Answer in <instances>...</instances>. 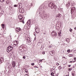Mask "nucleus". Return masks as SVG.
<instances>
[{"label":"nucleus","instance_id":"obj_1","mask_svg":"<svg viewBox=\"0 0 76 76\" xmlns=\"http://www.w3.org/2000/svg\"><path fill=\"white\" fill-rule=\"evenodd\" d=\"M48 6L50 7H51V9H57V7L54 5V4L51 2L49 4Z\"/></svg>","mask_w":76,"mask_h":76},{"label":"nucleus","instance_id":"obj_2","mask_svg":"<svg viewBox=\"0 0 76 76\" xmlns=\"http://www.w3.org/2000/svg\"><path fill=\"white\" fill-rule=\"evenodd\" d=\"M71 14L73 13L74 12H75L76 11V8L75 7H72L71 10Z\"/></svg>","mask_w":76,"mask_h":76},{"label":"nucleus","instance_id":"obj_3","mask_svg":"<svg viewBox=\"0 0 76 76\" xmlns=\"http://www.w3.org/2000/svg\"><path fill=\"white\" fill-rule=\"evenodd\" d=\"M18 18L19 19V21L20 22H21V21L23 19V16H22V15H19L18 17Z\"/></svg>","mask_w":76,"mask_h":76},{"label":"nucleus","instance_id":"obj_4","mask_svg":"<svg viewBox=\"0 0 76 76\" xmlns=\"http://www.w3.org/2000/svg\"><path fill=\"white\" fill-rule=\"evenodd\" d=\"M52 36H55L56 37L57 35V33L55 31H53L52 32Z\"/></svg>","mask_w":76,"mask_h":76},{"label":"nucleus","instance_id":"obj_5","mask_svg":"<svg viewBox=\"0 0 76 76\" xmlns=\"http://www.w3.org/2000/svg\"><path fill=\"white\" fill-rule=\"evenodd\" d=\"M35 29L36 33L38 34V33L39 32V28L38 27H37L35 28Z\"/></svg>","mask_w":76,"mask_h":76},{"label":"nucleus","instance_id":"obj_6","mask_svg":"<svg viewBox=\"0 0 76 76\" xmlns=\"http://www.w3.org/2000/svg\"><path fill=\"white\" fill-rule=\"evenodd\" d=\"M4 61V58H3V57H1L0 58V64H1V63H3V61Z\"/></svg>","mask_w":76,"mask_h":76},{"label":"nucleus","instance_id":"obj_7","mask_svg":"<svg viewBox=\"0 0 76 76\" xmlns=\"http://www.w3.org/2000/svg\"><path fill=\"white\" fill-rule=\"evenodd\" d=\"M45 13V11H43L41 13V15H40V16L41 18H42V17H44V14Z\"/></svg>","mask_w":76,"mask_h":76},{"label":"nucleus","instance_id":"obj_8","mask_svg":"<svg viewBox=\"0 0 76 76\" xmlns=\"http://www.w3.org/2000/svg\"><path fill=\"white\" fill-rule=\"evenodd\" d=\"M68 3L69 6H72L73 5V1H68Z\"/></svg>","mask_w":76,"mask_h":76},{"label":"nucleus","instance_id":"obj_9","mask_svg":"<svg viewBox=\"0 0 76 76\" xmlns=\"http://www.w3.org/2000/svg\"><path fill=\"white\" fill-rule=\"evenodd\" d=\"M16 30L17 32H19V31H21V28H16Z\"/></svg>","mask_w":76,"mask_h":76},{"label":"nucleus","instance_id":"obj_10","mask_svg":"<svg viewBox=\"0 0 76 76\" xmlns=\"http://www.w3.org/2000/svg\"><path fill=\"white\" fill-rule=\"evenodd\" d=\"M18 8H22V4L19 3L18 5Z\"/></svg>","mask_w":76,"mask_h":76},{"label":"nucleus","instance_id":"obj_11","mask_svg":"<svg viewBox=\"0 0 76 76\" xmlns=\"http://www.w3.org/2000/svg\"><path fill=\"white\" fill-rule=\"evenodd\" d=\"M61 15L60 14H58L56 16V18H61Z\"/></svg>","mask_w":76,"mask_h":76},{"label":"nucleus","instance_id":"obj_12","mask_svg":"<svg viewBox=\"0 0 76 76\" xmlns=\"http://www.w3.org/2000/svg\"><path fill=\"white\" fill-rule=\"evenodd\" d=\"M27 41L28 43H30L31 42V39L29 37H28L27 39Z\"/></svg>","mask_w":76,"mask_h":76},{"label":"nucleus","instance_id":"obj_13","mask_svg":"<svg viewBox=\"0 0 76 76\" xmlns=\"http://www.w3.org/2000/svg\"><path fill=\"white\" fill-rule=\"evenodd\" d=\"M50 54L51 56H54L55 54V53H53V52L52 51H51L50 52Z\"/></svg>","mask_w":76,"mask_h":76},{"label":"nucleus","instance_id":"obj_14","mask_svg":"<svg viewBox=\"0 0 76 76\" xmlns=\"http://www.w3.org/2000/svg\"><path fill=\"white\" fill-rule=\"evenodd\" d=\"M12 64L13 67H15V61H13L12 62Z\"/></svg>","mask_w":76,"mask_h":76},{"label":"nucleus","instance_id":"obj_15","mask_svg":"<svg viewBox=\"0 0 76 76\" xmlns=\"http://www.w3.org/2000/svg\"><path fill=\"white\" fill-rule=\"evenodd\" d=\"M12 51V50L8 47L7 48V51L8 53H9L10 51Z\"/></svg>","mask_w":76,"mask_h":76},{"label":"nucleus","instance_id":"obj_16","mask_svg":"<svg viewBox=\"0 0 76 76\" xmlns=\"http://www.w3.org/2000/svg\"><path fill=\"white\" fill-rule=\"evenodd\" d=\"M23 45L20 46L19 48V50H22V49H23Z\"/></svg>","mask_w":76,"mask_h":76},{"label":"nucleus","instance_id":"obj_17","mask_svg":"<svg viewBox=\"0 0 76 76\" xmlns=\"http://www.w3.org/2000/svg\"><path fill=\"white\" fill-rule=\"evenodd\" d=\"M7 4H9L10 3V0H7L6 1Z\"/></svg>","mask_w":76,"mask_h":76},{"label":"nucleus","instance_id":"obj_18","mask_svg":"<svg viewBox=\"0 0 76 76\" xmlns=\"http://www.w3.org/2000/svg\"><path fill=\"white\" fill-rule=\"evenodd\" d=\"M27 25L28 26H29L30 25H31V22H30V20L28 21L27 22Z\"/></svg>","mask_w":76,"mask_h":76},{"label":"nucleus","instance_id":"obj_19","mask_svg":"<svg viewBox=\"0 0 76 76\" xmlns=\"http://www.w3.org/2000/svg\"><path fill=\"white\" fill-rule=\"evenodd\" d=\"M18 43H19V42H18L17 41H16L15 42L13 43V44H16L18 46Z\"/></svg>","mask_w":76,"mask_h":76},{"label":"nucleus","instance_id":"obj_20","mask_svg":"<svg viewBox=\"0 0 76 76\" xmlns=\"http://www.w3.org/2000/svg\"><path fill=\"white\" fill-rule=\"evenodd\" d=\"M65 41L67 42H70L69 39L67 38L65 39Z\"/></svg>","mask_w":76,"mask_h":76},{"label":"nucleus","instance_id":"obj_21","mask_svg":"<svg viewBox=\"0 0 76 76\" xmlns=\"http://www.w3.org/2000/svg\"><path fill=\"white\" fill-rule=\"evenodd\" d=\"M4 13V11L3 10H0V14H3Z\"/></svg>","mask_w":76,"mask_h":76},{"label":"nucleus","instance_id":"obj_22","mask_svg":"<svg viewBox=\"0 0 76 76\" xmlns=\"http://www.w3.org/2000/svg\"><path fill=\"white\" fill-rule=\"evenodd\" d=\"M8 48H10L11 50H12L13 49V47H12V46H10L8 47Z\"/></svg>","mask_w":76,"mask_h":76},{"label":"nucleus","instance_id":"obj_23","mask_svg":"<svg viewBox=\"0 0 76 76\" xmlns=\"http://www.w3.org/2000/svg\"><path fill=\"white\" fill-rule=\"evenodd\" d=\"M1 25L2 26L3 28V29H4V24H1Z\"/></svg>","mask_w":76,"mask_h":76},{"label":"nucleus","instance_id":"obj_24","mask_svg":"<svg viewBox=\"0 0 76 76\" xmlns=\"http://www.w3.org/2000/svg\"><path fill=\"white\" fill-rule=\"evenodd\" d=\"M7 71V70H5L4 72V73L5 74H6H6H8V73L6 72Z\"/></svg>","mask_w":76,"mask_h":76},{"label":"nucleus","instance_id":"obj_25","mask_svg":"<svg viewBox=\"0 0 76 76\" xmlns=\"http://www.w3.org/2000/svg\"><path fill=\"white\" fill-rule=\"evenodd\" d=\"M60 28V27H59V26H58L57 27H56V29H57V30H58V29H59V28Z\"/></svg>","mask_w":76,"mask_h":76},{"label":"nucleus","instance_id":"obj_26","mask_svg":"<svg viewBox=\"0 0 76 76\" xmlns=\"http://www.w3.org/2000/svg\"><path fill=\"white\" fill-rule=\"evenodd\" d=\"M21 13H23L24 12V10L23 9H21Z\"/></svg>","mask_w":76,"mask_h":76},{"label":"nucleus","instance_id":"obj_27","mask_svg":"<svg viewBox=\"0 0 76 76\" xmlns=\"http://www.w3.org/2000/svg\"><path fill=\"white\" fill-rule=\"evenodd\" d=\"M68 56L69 57H72L73 56V55L72 54H69Z\"/></svg>","mask_w":76,"mask_h":76},{"label":"nucleus","instance_id":"obj_28","mask_svg":"<svg viewBox=\"0 0 76 76\" xmlns=\"http://www.w3.org/2000/svg\"><path fill=\"white\" fill-rule=\"evenodd\" d=\"M58 69H59V70H61V67L60 66H59L58 67Z\"/></svg>","mask_w":76,"mask_h":76},{"label":"nucleus","instance_id":"obj_29","mask_svg":"<svg viewBox=\"0 0 76 76\" xmlns=\"http://www.w3.org/2000/svg\"><path fill=\"white\" fill-rule=\"evenodd\" d=\"M17 45L15 44H13V47H17Z\"/></svg>","mask_w":76,"mask_h":76},{"label":"nucleus","instance_id":"obj_30","mask_svg":"<svg viewBox=\"0 0 76 76\" xmlns=\"http://www.w3.org/2000/svg\"><path fill=\"white\" fill-rule=\"evenodd\" d=\"M72 70V68H70L68 70V71L70 72V71H71V70Z\"/></svg>","mask_w":76,"mask_h":76},{"label":"nucleus","instance_id":"obj_31","mask_svg":"<svg viewBox=\"0 0 76 76\" xmlns=\"http://www.w3.org/2000/svg\"><path fill=\"white\" fill-rule=\"evenodd\" d=\"M25 72H26V73H27L28 72V70L26 69H25Z\"/></svg>","mask_w":76,"mask_h":76},{"label":"nucleus","instance_id":"obj_32","mask_svg":"<svg viewBox=\"0 0 76 76\" xmlns=\"http://www.w3.org/2000/svg\"><path fill=\"white\" fill-rule=\"evenodd\" d=\"M0 1L1 2H4V0H0Z\"/></svg>","mask_w":76,"mask_h":76},{"label":"nucleus","instance_id":"obj_33","mask_svg":"<svg viewBox=\"0 0 76 76\" xmlns=\"http://www.w3.org/2000/svg\"><path fill=\"white\" fill-rule=\"evenodd\" d=\"M69 31H70V32H72V29L71 28H70Z\"/></svg>","mask_w":76,"mask_h":76},{"label":"nucleus","instance_id":"obj_34","mask_svg":"<svg viewBox=\"0 0 76 76\" xmlns=\"http://www.w3.org/2000/svg\"><path fill=\"white\" fill-rule=\"evenodd\" d=\"M33 34L34 35V36H35V37H36V33H35V32H34L33 33Z\"/></svg>","mask_w":76,"mask_h":76},{"label":"nucleus","instance_id":"obj_35","mask_svg":"<svg viewBox=\"0 0 76 76\" xmlns=\"http://www.w3.org/2000/svg\"><path fill=\"white\" fill-rule=\"evenodd\" d=\"M70 49H69L67 50V52L68 53H69V52H70Z\"/></svg>","mask_w":76,"mask_h":76},{"label":"nucleus","instance_id":"obj_36","mask_svg":"<svg viewBox=\"0 0 76 76\" xmlns=\"http://www.w3.org/2000/svg\"><path fill=\"white\" fill-rule=\"evenodd\" d=\"M72 76H75V74H74V73H73V72H72Z\"/></svg>","mask_w":76,"mask_h":76},{"label":"nucleus","instance_id":"obj_37","mask_svg":"<svg viewBox=\"0 0 76 76\" xmlns=\"http://www.w3.org/2000/svg\"><path fill=\"white\" fill-rule=\"evenodd\" d=\"M55 69H56V67L53 66V70H55Z\"/></svg>","mask_w":76,"mask_h":76},{"label":"nucleus","instance_id":"obj_38","mask_svg":"<svg viewBox=\"0 0 76 76\" xmlns=\"http://www.w3.org/2000/svg\"><path fill=\"white\" fill-rule=\"evenodd\" d=\"M18 6L17 5H14V7H17Z\"/></svg>","mask_w":76,"mask_h":76},{"label":"nucleus","instance_id":"obj_39","mask_svg":"<svg viewBox=\"0 0 76 76\" xmlns=\"http://www.w3.org/2000/svg\"><path fill=\"white\" fill-rule=\"evenodd\" d=\"M51 76H53L54 75V73L53 72H52L51 74Z\"/></svg>","mask_w":76,"mask_h":76},{"label":"nucleus","instance_id":"obj_40","mask_svg":"<svg viewBox=\"0 0 76 76\" xmlns=\"http://www.w3.org/2000/svg\"><path fill=\"white\" fill-rule=\"evenodd\" d=\"M21 22H22L23 23H24V21H23V20H22L21 21Z\"/></svg>","mask_w":76,"mask_h":76},{"label":"nucleus","instance_id":"obj_41","mask_svg":"<svg viewBox=\"0 0 76 76\" xmlns=\"http://www.w3.org/2000/svg\"><path fill=\"white\" fill-rule=\"evenodd\" d=\"M42 60H43V59H42L41 60L39 61V63H40V62H42Z\"/></svg>","mask_w":76,"mask_h":76},{"label":"nucleus","instance_id":"obj_42","mask_svg":"<svg viewBox=\"0 0 76 76\" xmlns=\"http://www.w3.org/2000/svg\"><path fill=\"white\" fill-rule=\"evenodd\" d=\"M42 54H45V52L43 51L42 53Z\"/></svg>","mask_w":76,"mask_h":76},{"label":"nucleus","instance_id":"obj_43","mask_svg":"<svg viewBox=\"0 0 76 76\" xmlns=\"http://www.w3.org/2000/svg\"><path fill=\"white\" fill-rule=\"evenodd\" d=\"M44 9V8H40V10H42V9Z\"/></svg>","mask_w":76,"mask_h":76},{"label":"nucleus","instance_id":"obj_44","mask_svg":"<svg viewBox=\"0 0 76 76\" xmlns=\"http://www.w3.org/2000/svg\"><path fill=\"white\" fill-rule=\"evenodd\" d=\"M2 9V7L0 6V10Z\"/></svg>","mask_w":76,"mask_h":76},{"label":"nucleus","instance_id":"obj_45","mask_svg":"<svg viewBox=\"0 0 76 76\" xmlns=\"http://www.w3.org/2000/svg\"><path fill=\"white\" fill-rule=\"evenodd\" d=\"M34 63H33L31 64V65L32 66H34Z\"/></svg>","mask_w":76,"mask_h":76},{"label":"nucleus","instance_id":"obj_46","mask_svg":"<svg viewBox=\"0 0 76 76\" xmlns=\"http://www.w3.org/2000/svg\"><path fill=\"white\" fill-rule=\"evenodd\" d=\"M25 58H26V57L25 56H23V58L24 59H25Z\"/></svg>","mask_w":76,"mask_h":76},{"label":"nucleus","instance_id":"obj_47","mask_svg":"<svg viewBox=\"0 0 76 76\" xmlns=\"http://www.w3.org/2000/svg\"><path fill=\"white\" fill-rule=\"evenodd\" d=\"M34 67H35V68H38V67H37V66H34Z\"/></svg>","mask_w":76,"mask_h":76},{"label":"nucleus","instance_id":"obj_48","mask_svg":"<svg viewBox=\"0 0 76 76\" xmlns=\"http://www.w3.org/2000/svg\"><path fill=\"white\" fill-rule=\"evenodd\" d=\"M56 65H57V66H58L59 65V64L57 63H56Z\"/></svg>","mask_w":76,"mask_h":76},{"label":"nucleus","instance_id":"obj_49","mask_svg":"<svg viewBox=\"0 0 76 76\" xmlns=\"http://www.w3.org/2000/svg\"><path fill=\"white\" fill-rule=\"evenodd\" d=\"M59 36H61V33H58Z\"/></svg>","mask_w":76,"mask_h":76},{"label":"nucleus","instance_id":"obj_50","mask_svg":"<svg viewBox=\"0 0 76 76\" xmlns=\"http://www.w3.org/2000/svg\"><path fill=\"white\" fill-rule=\"evenodd\" d=\"M74 60H76V57H75L74 58Z\"/></svg>","mask_w":76,"mask_h":76},{"label":"nucleus","instance_id":"obj_51","mask_svg":"<svg viewBox=\"0 0 76 76\" xmlns=\"http://www.w3.org/2000/svg\"><path fill=\"white\" fill-rule=\"evenodd\" d=\"M52 52L53 53H55V51H54V50H53V51H52Z\"/></svg>","mask_w":76,"mask_h":76},{"label":"nucleus","instance_id":"obj_52","mask_svg":"<svg viewBox=\"0 0 76 76\" xmlns=\"http://www.w3.org/2000/svg\"><path fill=\"white\" fill-rule=\"evenodd\" d=\"M69 63H73V61H70V62H69Z\"/></svg>","mask_w":76,"mask_h":76},{"label":"nucleus","instance_id":"obj_53","mask_svg":"<svg viewBox=\"0 0 76 76\" xmlns=\"http://www.w3.org/2000/svg\"><path fill=\"white\" fill-rule=\"evenodd\" d=\"M46 16H49V14H48L46 15Z\"/></svg>","mask_w":76,"mask_h":76},{"label":"nucleus","instance_id":"obj_54","mask_svg":"<svg viewBox=\"0 0 76 76\" xmlns=\"http://www.w3.org/2000/svg\"><path fill=\"white\" fill-rule=\"evenodd\" d=\"M75 61H72V62L73 63H75Z\"/></svg>","mask_w":76,"mask_h":76},{"label":"nucleus","instance_id":"obj_55","mask_svg":"<svg viewBox=\"0 0 76 76\" xmlns=\"http://www.w3.org/2000/svg\"><path fill=\"white\" fill-rule=\"evenodd\" d=\"M25 76H28V75L27 74H26L25 75Z\"/></svg>","mask_w":76,"mask_h":76},{"label":"nucleus","instance_id":"obj_56","mask_svg":"<svg viewBox=\"0 0 76 76\" xmlns=\"http://www.w3.org/2000/svg\"><path fill=\"white\" fill-rule=\"evenodd\" d=\"M70 66H71V65H68V67H70Z\"/></svg>","mask_w":76,"mask_h":76},{"label":"nucleus","instance_id":"obj_57","mask_svg":"<svg viewBox=\"0 0 76 76\" xmlns=\"http://www.w3.org/2000/svg\"><path fill=\"white\" fill-rule=\"evenodd\" d=\"M46 34V32H44V34Z\"/></svg>","mask_w":76,"mask_h":76},{"label":"nucleus","instance_id":"obj_58","mask_svg":"<svg viewBox=\"0 0 76 76\" xmlns=\"http://www.w3.org/2000/svg\"><path fill=\"white\" fill-rule=\"evenodd\" d=\"M6 73H8H8H9V71H7L6 72Z\"/></svg>","mask_w":76,"mask_h":76},{"label":"nucleus","instance_id":"obj_59","mask_svg":"<svg viewBox=\"0 0 76 76\" xmlns=\"http://www.w3.org/2000/svg\"><path fill=\"white\" fill-rule=\"evenodd\" d=\"M74 29H75V30H76V27L74 28Z\"/></svg>","mask_w":76,"mask_h":76},{"label":"nucleus","instance_id":"obj_60","mask_svg":"<svg viewBox=\"0 0 76 76\" xmlns=\"http://www.w3.org/2000/svg\"><path fill=\"white\" fill-rule=\"evenodd\" d=\"M49 47L50 48H51V46H50Z\"/></svg>","mask_w":76,"mask_h":76},{"label":"nucleus","instance_id":"obj_61","mask_svg":"<svg viewBox=\"0 0 76 76\" xmlns=\"http://www.w3.org/2000/svg\"><path fill=\"white\" fill-rule=\"evenodd\" d=\"M43 46V45H42V46L41 48H42V46Z\"/></svg>","mask_w":76,"mask_h":76},{"label":"nucleus","instance_id":"obj_62","mask_svg":"<svg viewBox=\"0 0 76 76\" xmlns=\"http://www.w3.org/2000/svg\"><path fill=\"white\" fill-rule=\"evenodd\" d=\"M26 26V25L24 26Z\"/></svg>","mask_w":76,"mask_h":76},{"label":"nucleus","instance_id":"obj_63","mask_svg":"<svg viewBox=\"0 0 76 76\" xmlns=\"http://www.w3.org/2000/svg\"><path fill=\"white\" fill-rule=\"evenodd\" d=\"M16 1H18V0H17Z\"/></svg>","mask_w":76,"mask_h":76},{"label":"nucleus","instance_id":"obj_64","mask_svg":"<svg viewBox=\"0 0 76 76\" xmlns=\"http://www.w3.org/2000/svg\"><path fill=\"white\" fill-rule=\"evenodd\" d=\"M65 76H67V75H66Z\"/></svg>","mask_w":76,"mask_h":76}]
</instances>
